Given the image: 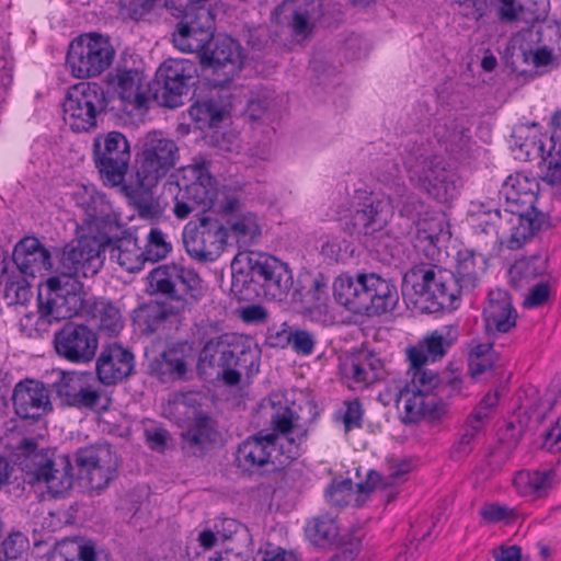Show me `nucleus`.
<instances>
[{
	"label": "nucleus",
	"instance_id": "nucleus-1",
	"mask_svg": "<svg viewBox=\"0 0 561 561\" xmlns=\"http://www.w3.org/2000/svg\"><path fill=\"white\" fill-rule=\"evenodd\" d=\"M538 191L536 178L523 172L510 175L501 190L510 208L500 210L481 204L472 214L476 232L494 237L495 242L506 240L511 250L520 249L543 222V215L535 207Z\"/></svg>",
	"mask_w": 561,
	"mask_h": 561
},
{
	"label": "nucleus",
	"instance_id": "nucleus-2",
	"mask_svg": "<svg viewBox=\"0 0 561 561\" xmlns=\"http://www.w3.org/2000/svg\"><path fill=\"white\" fill-rule=\"evenodd\" d=\"M151 293L167 298L164 302H149L137 312L138 321L148 332H156L169 318L180 316L195 306L204 296L203 280L198 274L182 265L164 264L148 275Z\"/></svg>",
	"mask_w": 561,
	"mask_h": 561
},
{
	"label": "nucleus",
	"instance_id": "nucleus-3",
	"mask_svg": "<svg viewBox=\"0 0 561 561\" xmlns=\"http://www.w3.org/2000/svg\"><path fill=\"white\" fill-rule=\"evenodd\" d=\"M293 286L288 266L274 256L239 254L231 262V291L242 300L260 296L282 301Z\"/></svg>",
	"mask_w": 561,
	"mask_h": 561
},
{
	"label": "nucleus",
	"instance_id": "nucleus-4",
	"mask_svg": "<svg viewBox=\"0 0 561 561\" xmlns=\"http://www.w3.org/2000/svg\"><path fill=\"white\" fill-rule=\"evenodd\" d=\"M333 297L354 314L380 317L396 309L399 290L391 278L376 273H344L334 279Z\"/></svg>",
	"mask_w": 561,
	"mask_h": 561
},
{
	"label": "nucleus",
	"instance_id": "nucleus-5",
	"mask_svg": "<svg viewBox=\"0 0 561 561\" xmlns=\"http://www.w3.org/2000/svg\"><path fill=\"white\" fill-rule=\"evenodd\" d=\"M197 370L201 375H215L227 386H237L243 373L252 374L257 370V354L240 337L221 335L204 345Z\"/></svg>",
	"mask_w": 561,
	"mask_h": 561
},
{
	"label": "nucleus",
	"instance_id": "nucleus-6",
	"mask_svg": "<svg viewBox=\"0 0 561 561\" xmlns=\"http://www.w3.org/2000/svg\"><path fill=\"white\" fill-rule=\"evenodd\" d=\"M19 449L24 481L33 486H44L54 496H60L73 485V467L70 457L54 449H37L33 438H24Z\"/></svg>",
	"mask_w": 561,
	"mask_h": 561
},
{
	"label": "nucleus",
	"instance_id": "nucleus-7",
	"mask_svg": "<svg viewBox=\"0 0 561 561\" xmlns=\"http://www.w3.org/2000/svg\"><path fill=\"white\" fill-rule=\"evenodd\" d=\"M409 286L416 296L414 302L428 313L455 308V301L460 297L453 272L438 266H414L403 277V296Z\"/></svg>",
	"mask_w": 561,
	"mask_h": 561
},
{
	"label": "nucleus",
	"instance_id": "nucleus-8",
	"mask_svg": "<svg viewBox=\"0 0 561 561\" xmlns=\"http://www.w3.org/2000/svg\"><path fill=\"white\" fill-rule=\"evenodd\" d=\"M301 454L302 449L293 439L276 437L275 434H257L239 445L236 460L244 471L254 473L268 466H272V470L285 468Z\"/></svg>",
	"mask_w": 561,
	"mask_h": 561
},
{
	"label": "nucleus",
	"instance_id": "nucleus-9",
	"mask_svg": "<svg viewBox=\"0 0 561 561\" xmlns=\"http://www.w3.org/2000/svg\"><path fill=\"white\" fill-rule=\"evenodd\" d=\"M180 161V149L174 140L160 133H149L139 145L134 174L139 186L153 188Z\"/></svg>",
	"mask_w": 561,
	"mask_h": 561
},
{
	"label": "nucleus",
	"instance_id": "nucleus-10",
	"mask_svg": "<svg viewBox=\"0 0 561 561\" xmlns=\"http://www.w3.org/2000/svg\"><path fill=\"white\" fill-rule=\"evenodd\" d=\"M38 313L47 323L78 316L85 307L83 285L72 277L56 275L46 282V294H38Z\"/></svg>",
	"mask_w": 561,
	"mask_h": 561
},
{
	"label": "nucleus",
	"instance_id": "nucleus-11",
	"mask_svg": "<svg viewBox=\"0 0 561 561\" xmlns=\"http://www.w3.org/2000/svg\"><path fill=\"white\" fill-rule=\"evenodd\" d=\"M114 55L108 37L88 33L70 43L66 65L76 78L98 77L112 65Z\"/></svg>",
	"mask_w": 561,
	"mask_h": 561
},
{
	"label": "nucleus",
	"instance_id": "nucleus-12",
	"mask_svg": "<svg viewBox=\"0 0 561 561\" xmlns=\"http://www.w3.org/2000/svg\"><path fill=\"white\" fill-rule=\"evenodd\" d=\"M107 101L102 87L81 82L71 87L62 103L64 121L75 133L96 127L98 117L105 112Z\"/></svg>",
	"mask_w": 561,
	"mask_h": 561
},
{
	"label": "nucleus",
	"instance_id": "nucleus-13",
	"mask_svg": "<svg viewBox=\"0 0 561 561\" xmlns=\"http://www.w3.org/2000/svg\"><path fill=\"white\" fill-rule=\"evenodd\" d=\"M228 231L222 222L211 216L202 215L190 221L183 230V243L187 254L198 262H214L222 253Z\"/></svg>",
	"mask_w": 561,
	"mask_h": 561
},
{
	"label": "nucleus",
	"instance_id": "nucleus-14",
	"mask_svg": "<svg viewBox=\"0 0 561 561\" xmlns=\"http://www.w3.org/2000/svg\"><path fill=\"white\" fill-rule=\"evenodd\" d=\"M197 77V68L187 59H168L156 72L154 99L163 106L174 108L183 104Z\"/></svg>",
	"mask_w": 561,
	"mask_h": 561
},
{
	"label": "nucleus",
	"instance_id": "nucleus-15",
	"mask_svg": "<svg viewBox=\"0 0 561 561\" xmlns=\"http://www.w3.org/2000/svg\"><path fill=\"white\" fill-rule=\"evenodd\" d=\"M405 164L411 180L416 181L420 188L428 195L439 202H447L456 196V184L450 180V173L442 158L420 152L416 156L411 154Z\"/></svg>",
	"mask_w": 561,
	"mask_h": 561
},
{
	"label": "nucleus",
	"instance_id": "nucleus-16",
	"mask_svg": "<svg viewBox=\"0 0 561 561\" xmlns=\"http://www.w3.org/2000/svg\"><path fill=\"white\" fill-rule=\"evenodd\" d=\"M53 389L64 405L78 410L105 411L111 399L90 383V375L76 371H60L53 382Z\"/></svg>",
	"mask_w": 561,
	"mask_h": 561
},
{
	"label": "nucleus",
	"instance_id": "nucleus-17",
	"mask_svg": "<svg viewBox=\"0 0 561 561\" xmlns=\"http://www.w3.org/2000/svg\"><path fill=\"white\" fill-rule=\"evenodd\" d=\"M79 474L92 491L105 489L117 476L118 459L107 444L81 448L76 454Z\"/></svg>",
	"mask_w": 561,
	"mask_h": 561
},
{
	"label": "nucleus",
	"instance_id": "nucleus-18",
	"mask_svg": "<svg viewBox=\"0 0 561 561\" xmlns=\"http://www.w3.org/2000/svg\"><path fill=\"white\" fill-rule=\"evenodd\" d=\"M95 163L100 173L113 186L121 184L130 161V145L119 131H110L94 140Z\"/></svg>",
	"mask_w": 561,
	"mask_h": 561
},
{
	"label": "nucleus",
	"instance_id": "nucleus-19",
	"mask_svg": "<svg viewBox=\"0 0 561 561\" xmlns=\"http://www.w3.org/2000/svg\"><path fill=\"white\" fill-rule=\"evenodd\" d=\"M102 253L96 241L80 236L62 248L58 275L78 280L80 277L94 276L103 265Z\"/></svg>",
	"mask_w": 561,
	"mask_h": 561
},
{
	"label": "nucleus",
	"instance_id": "nucleus-20",
	"mask_svg": "<svg viewBox=\"0 0 561 561\" xmlns=\"http://www.w3.org/2000/svg\"><path fill=\"white\" fill-rule=\"evenodd\" d=\"M54 344L57 354L62 358L76 364H87L94 358L99 340L90 327L68 322L55 333Z\"/></svg>",
	"mask_w": 561,
	"mask_h": 561
},
{
	"label": "nucleus",
	"instance_id": "nucleus-21",
	"mask_svg": "<svg viewBox=\"0 0 561 561\" xmlns=\"http://www.w3.org/2000/svg\"><path fill=\"white\" fill-rule=\"evenodd\" d=\"M201 62L213 69L217 83L231 81L243 67L241 47L231 37H213Z\"/></svg>",
	"mask_w": 561,
	"mask_h": 561
},
{
	"label": "nucleus",
	"instance_id": "nucleus-22",
	"mask_svg": "<svg viewBox=\"0 0 561 561\" xmlns=\"http://www.w3.org/2000/svg\"><path fill=\"white\" fill-rule=\"evenodd\" d=\"M95 373L104 386L123 382L135 373V356L118 344L104 346L96 358Z\"/></svg>",
	"mask_w": 561,
	"mask_h": 561
},
{
	"label": "nucleus",
	"instance_id": "nucleus-23",
	"mask_svg": "<svg viewBox=\"0 0 561 561\" xmlns=\"http://www.w3.org/2000/svg\"><path fill=\"white\" fill-rule=\"evenodd\" d=\"M517 311L511 295L501 288L491 289L482 310V320L488 335L508 333L516 327Z\"/></svg>",
	"mask_w": 561,
	"mask_h": 561
},
{
	"label": "nucleus",
	"instance_id": "nucleus-24",
	"mask_svg": "<svg viewBox=\"0 0 561 561\" xmlns=\"http://www.w3.org/2000/svg\"><path fill=\"white\" fill-rule=\"evenodd\" d=\"M15 414L23 420H38L51 411L49 392L44 383L35 380L20 381L12 394Z\"/></svg>",
	"mask_w": 561,
	"mask_h": 561
},
{
	"label": "nucleus",
	"instance_id": "nucleus-25",
	"mask_svg": "<svg viewBox=\"0 0 561 561\" xmlns=\"http://www.w3.org/2000/svg\"><path fill=\"white\" fill-rule=\"evenodd\" d=\"M459 333L455 325H446L427 334L417 345L408 350V358L412 365H426L443 358L451 345L458 340Z\"/></svg>",
	"mask_w": 561,
	"mask_h": 561
},
{
	"label": "nucleus",
	"instance_id": "nucleus-26",
	"mask_svg": "<svg viewBox=\"0 0 561 561\" xmlns=\"http://www.w3.org/2000/svg\"><path fill=\"white\" fill-rule=\"evenodd\" d=\"M12 259L21 274L33 278L50 271L53 266L50 252L34 237L19 241Z\"/></svg>",
	"mask_w": 561,
	"mask_h": 561
},
{
	"label": "nucleus",
	"instance_id": "nucleus-27",
	"mask_svg": "<svg viewBox=\"0 0 561 561\" xmlns=\"http://www.w3.org/2000/svg\"><path fill=\"white\" fill-rule=\"evenodd\" d=\"M387 204L373 196L365 202L345 222L344 230L351 236H373L383 229L387 224Z\"/></svg>",
	"mask_w": 561,
	"mask_h": 561
},
{
	"label": "nucleus",
	"instance_id": "nucleus-28",
	"mask_svg": "<svg viewBox=\"0 0 561 561\" xmlns=\"http://www.w3.org/2000/svg\"><path fill=\"white\" fill-rule=\"evenodd\" d=\"M381 482L378 472L371 470L365 482L353 483L351 479L333 481L327 489L328 501L337 507L351 504L360 506L365 497Z\"/></svg>",
	"mask_w": 561,
	"mask_h": 561
},
{
	"label": "nucleus",
	"instance_id": "nucleus-29",
	"mask_svg": "<svg viewBox=\"0 0 561 561\" xmlns=\"http://www.w3.org/2000/svg\"><path fill=\"white\" fill-rule=\"evenodd\" d=\"M119 99L134 108H141L149 100V84L142 71L118 67L113 79Z\"/></svg>",
	"mask_w": 561,
	"mask_h": 561
},
{
	"label": "nucleus",
	"instance_id": "nucleus-30",
	"mask_svg": "<svg viewBox=\"0 0 561 561\" xmlns=\"http://www.w3.org/2000/svg\"><path fill=\"white\" fill-rule=\"evenodd\" d=\"M187 170L191 171L194 181L183 190L186 198L192 201L202 213L216 207L218 195L216 180L208 173L206 162L194 163Z\"/></svg>",
	"mask_w": 561,
	"mask_h": 561
},
{
	"label": "nucleus",
	"instance_id": "nucleus-31",
	"mask_svg": "<svg viewBox=\"0 0 561 561\" xmlns=\"http://www.w3.org/2000/svg\"><path fill=\"white\" fill-rule=\"evenodd\" d=\"M216 435L214 422L209 415L193 408L192 423L182 434L183 449L194 456H201L215 440Z\"/></svg>",
	"mask_w": 561,
	"mask_h": 561
},
{
	"label": "nucleus",
	"instance_id": "nucleus-32",
	"mask_svg": "<svg viewBox=\"0 0 561 561\" xmlns=\"http://www.w3.org/2000/svg\"><path fill=\"white\" fill-rule=\"evenodd\" d=\"M486 270V259L484 255L473 250L465 249L457 254V264L453 272L460 295L471 293L479 284L480 276Z\"/></svg>",
	"mask_w": 561,
	"mask_h": 561
},
{
	"label": "nucleus",
	"instance_id": "nucleus-33",
	"mask_svg": "<svg viewBox=\"0 0 561 561\" xmlns=\"http://www.w3.org/2000/svg\"><path fill=\"white\" fill-rule=\"evenodd\" d=\"M149 373L162 383L183 379L187 373L185 355L181 350L169 348L150 362Z\"/></svg>",
	"mask_w": 561,
	"mask_h": 561
},
{
	"label": "nucleus",
	"instance_id": "nucleus-34",
	"mask_svg": "<svg viewBox=\"0 0 561 561\" xmlns=\"http://www.w3.org/2000/svg\"><path fill=\"white\" fill-rule=\"evenodd\" d=\"M539 152L541 161L538 167L541 182L552 187L559 186L561 184V144L556 134L540 141Z\"/></svg>",
	"mask_w": 561,
	"mask_h": 561
},
{
	"label": "nucleus",
	"instance_id": "nucleus-35",
	"mask_svg": "<svg viewBox=\"0 0 561 561\" xmlns=\"http://www.w3.org/2000/svg\"><path fill=\"white\" fill-rule=\"evenodd\" d=\"M397 405L402 409L403 422L415 423L424 416L433 415L436 398L432 394L403 388L399 392Z\"/></svg>",
	"mask_w": 561,
	"mask_h": 561
},
{
	"label": "nucleus",
	"instance_id": "nucleus-36",
	"mask_svg": "<svg viewBox=\"0 0 561 561\" xmlns=\"http://www.w3.org/2000/svg\"><path fill=\"white\" fill-rule=\"evenodd\" d=\"M81 229L83 231L82 236L96 241L102 252L113 247L125 233L118 216L114 211L92 221Z\"/></svg>",
	"mask_w": 561,
	"mask_h": 561
},
{
	"label": "nucleus",
	"instance_id": "nucleus-37",
	"mask_svg": "<svg viewBox=\"0 0 561 561\" xmlns=\"http://www.w3.org/2000/svg\"><path fill=\"white\" fill-rule=\"evenodd\" d=\"M513 8L514 18L506 22H523L529 27H522L518 37L523 41L531 36L535 24L546 20L548 15V0H516Z\"/></svg>",
	"mask_w": 561,
	"mask_h": 561
},
{
	"label": "nucleus",
	"instance_id": "nucleus-38",
	"mask_svg": "<svg viewBox=\"0 0 561 561\" xmlns=\"http://www.w3.org/2000/svg\"><path fill=\"white\" fill-rule=\"evenodd\" d=\"M76 205L83 211L81 228L113 211L104 194L93 187L82 186L75 193Z\"/></svg>",
	"mask_w": 561,
	"mask_h": 561
},
{
	"label": "nucleus",
	"instance_id": "nucleus-39",
	"mask_svg": "<svg viewBox=\"0 0 561 561\" xmlns=\"http://www.w3.org/2000/svg\"><path fill=\"white\" fill-rule=\"evenodd\" d=\"M295 413L288 405L278 407L273 405V413L271 414V425L276 437H286L293 439L299 448L306 442L307 430L300 427L295 423Z\"/></svg>",
	"mask_w": 561,
	"mask_h": 561
},
{
	"label": "nucleus",
	"instance_id": "nucleus-40",
	"mask_svg": "<svg viewBox=\"0 0 561 561\" xmlns=\"http://www.w3.org/2000/svg\"><path fill=\"white\" fill-rule=\"evenodd\" d=\"M340 528L333 516L320 514L311 518L306 526V535L317 546L345 545L347 541L339 537Z\"/></svg>",
	"mask_w": 561,
	"mask_h": 561
},
{
	"label": "nucleus",
	"instance_id": "nucleus-41",
	"mask_svg": "<svg viewBox=\"0 0 561 561\" xmlns=\"http://www.w3.org/2000/svg\"><path fill=\"white\" fill-rule=\"evenodd\" d=\"M110 257L116 261L127 272L134 273L142 268L145 259L144 251L131 236L122 237L108 249Z\"/></svg>",
	"mask_w": 561,
	"mask_h": 561
},
{
	"label": "nucleus",
	"instance_id": "nucleus-42",
	"mask_svg": "<svg viewBox=\"0 0 561 561\" xmlns=\"http://www.w3.org/2000/svg\"><path fill=\"white\" fill-rule=\"evenodd\" d=\"M321 15V0H298L289 22V27L296 36L306 37L311 34L316 22Z\"/></svg>",
	"mask_w": 561,
	"mask_h": 561
},
{
	"label": "nucleus",
	"instance_id": "nucleus-43",
	"mask_svg": "<svg viewBox=\"0 0 561 561\" xmlns=\"http://www.w3.org/2000/svg\"><path fill=\"white\" fill-rule=\"evenodd\" d=\"M124 188L140 218L157 220L161 217L163 208L153 197L152 188L139 186L136 179H131L130 183L125 185Z\"/></svg>",
	"mask_w": 561,
	"mask_h": 561
},
{
	"label": "nucleus",
	"instance_id": "nucleus-44",
	"mask_svg": "<svg viewBox=\"0 0 561 561\" xmlns=\"http://www.w3.org/2000/svg\"><path fill=\"white\" fill-rule=\"evenodd\" d=\"M556 471L547 469L543 471L523 470L515 474L513 479L517 492L524 496L542 495L551 485Z\"/></svg>",
	"mask_w": 561,
	"mask_h": 561
},
{
	"label": "nucleus",
	"instance_id": "nucleus-45",
	"mask_svg": "<svg viewBox=\"0 0 561 561\" xmlns=\"http://www.w3.org/2000/svg\"><path fill=\"white\" fill-rule=\"evenodd\" d=\"M481 413V411L471 413L467 419L463 432L460 438L454 444L450 451V456L454 460L459 461L472 451L474 440L485 423V414Z\"/></svg>",
	"mask_w": 561,
	"mask_h": 561
},
{
	"label": "nucleus",
	"instance_id": "nucleus-46",
	"mask_svg": "<svg viewBox=\"0 0 561 561\" xmlns=\"http://www.w3.org/2000/svg\"><path fill=\"white\" fill-rule=\"evenodd\" d=\"M211 38V31H201L197 27L176 30V32L173 34L172 41L179 50L183 53L197 54L202 60L203 54L207 49Z\"/></svg>",
	"mask_w": 561,
	"mask_h": 561
},
{
	"label": "nucleus",
	"instance_id": "nucleus-47",
	"mask_svg": "<svg viewBox=\"0 0 561 561\" xmlns=\"http://www.w3.org/2000/svg\"><path fill=\"white\" fill-rule=\"evenodd\" d=\"M90 312L101 332L113 336L118 334L122 330L123 321L121 312L111 302L105 300L95 301L91 306Z\"/></svg>",
	"mask_w": 561,
	"mask_h": 561
},
{
	"label": "nucleus",
	"instance_id": "nucleus-48",
	"mask_svg": "<svg viewBox=\"0 0 561 561\" xmlns=\"http://www.w3.org/2000/svg\"><path fill=\"white\" fill-rule=\"evenodd\" d=\"M411 375L410 381L404 386V389L410 391H419L421 393L432 394L434 390L438 389L442 391L444 385L440 377L433 370L428 369L426 365H412L410 363V369L408 371Z\"/></svg>",
	"mask_w": 561,
	"mask_h": 561
},
{
	"label": "nucleus",
	"instance_id": "nucleus-49",
	"mask_svg": "<svg viewBox=\"0 0 561 561\" xmlns=\"http://www.w3.org/2000/svg\"><path fill=\"white\" fill-rule=\"evenodd\" d=\"M543 272V261L540 256L517 260L510 268V282L515 288L529 284Z\"/></svg>",
	"mask_w": 561,
	"mask_h": 561
},
{
	"label": "nucleus",
	"instance_id": "nucleus-50",
	"mask_svg": "<svg viewBox=\"0 0 561 561\" xmlns=\"http://www.w3.org/2000/svg\"><path fill=\"white\" fill-rule=\"evenodd\" d=\"M213 22L210 10L199 2H194L185 8L178 30L198 27L201 31H211Z\"/></svg>",
	"mask_w": 561,
	"mask_h": 561
},
{
	"label": "nucleus",
	"instance_id": "nucleus-51",
	"mask_svg": "<svg viewBox=\"0 0 561 561\" xmlns=\"http://www.w3.org/2000/svg\"><path fill=\"white\" fill-rule=\"evenodd\" d=\"M193 121L199 123V128L217 126L222 121L224 111L214 100L196 101L188 110Z\"/></svg>",
	"mask_w": 561,
	"mask_h": 561
},
{
	"label": "nucleus",
	"instance_id": "nucleus-52",
	"mask_svg": "<svg viewBox=\"0 0 561 561\" xmlns=\"http://www.w3.org/2000/svg\"><path fill=\"white\" fill-rule=\"evenodd\" d=\"M172 250L168 236L160 228H151L147 236V243L142 249L145 259L150 262L163 260Z\"/></svg>",
	"mask_w": 561,
	"mask_h": 561
},
{
	"label": "nucleus",
	"instance_id": "nucleus-53",
	"mask_svg": "<svg viewBox=\"0 0 561 561\" xmlns=\"http://www.w3.org/2000/svg\"><path fill=\"white\" fill-rule=\"evenodd\" d=\"M230 231L239 241L243 242L253 241L261 234L257 218L252 213L242 215L231 221Z\"/></svg>",
	"mask_w": 561,
	"mask_h": 561
},
{
	"label": "nucleus",
	"instance_id": "nucleus-54",
	"mask_svg": "<svg viewBox=\"0 0 561 561\" xmlns=\"http://www.w3.org/2000/svg\"><path fill=\"white\" fill-rule=\"evenodd\" d=\"M328 283L323 275L319 274L313 278L311 288L308 291V297H310V306L308 310L322 312L327 309V302L329 300L328 296Z\"/></svg>",
	"mask_w": 561,
	"mask_h": 561
},
{
	"label": "nucleus",
	"instance_id": "nucleus-55",
	"mask_svg": "<svg viewBox=\"0 0 561 561\" xmlns=\"http://www.w3.org/2000/svg\"><path fill=\"white\" fill-rule=\"evenodd\" d=\"M317 335L308 330L296 328L293 330L290 346L293 351L301 356H309L314 352Z\"/></svg>",
	"mask_w": 561,
	"mask_h": 561
},
{
	"label": "nucleus",
	"instance_id": "nucleus-56",
	"mask_svg": "<svg viewBox=\"0 0 561 561\" xmlns=\"http://www.w3.org/2000/svg\"><path fill=\"white\" fill-rule=\"evenodd\" d=\"M369 360L353 358L345 365L346 375L356 383L369 385L376 381V374L368 370Z\"/></svg>",
	"mask_w": 561,
	"mask_h": 561
},
{
	"label": "nucleus",
	"instance_id": "nucleus-57",
	"mask_svg": "<svg viewBox=\"0 0 561 561\" xmlns=\"http://www.w3.org/2000/svg\"><path fill=\"white\" fill-rule=\"evenodd\" d=\"M273 94L274 93L267 89L252 93L248 102V108L254 119L260 118L273 105Z\"/></svg>",
	"mask_w": 561,
	"mask_h": 561
},
{
	"label": "nucleus",
	"instance_id": "nucleus-58",
	"mask_svg": "<svg viewBox=\"0 0 561 561\" xmlns=\"http://www.w3.org/2000/svg\"><path fill=\"white\" fill-rule=\"evenodd\" d=\"M2 546L8 559H18L28 550L30 542L22 533H13L4 539Z\"/></svg>",
	"mask_w": 561,
	"mask_h": 561
},
{
	"label": "nucleus",
	"instance_id": "nucleus-59",
	"mask_svg": "<svg viewBox=\"0 0 561 561\" xmlns=\"http://www.w3.org/2000/svg\"><path fill=\"white\" fill-rule=\"evenodd\" d=\"M57 546H72L73 553L70 559L73 561H100L99 553L95 549V545L92 541L75 542V541H62Z\"/></svg>",
	"mask_w": 561,
	"mask_h": 561
},
{
	"label": "nucleus",
	"instance_id": "nucleus-60",
	"mask_svg": "<svg viewBox=\"0 0 561 561\" xmlns=\"http://www.w3.org/2000/svg\"><path fill=\"white\" fill-rule=\"evenodd\" d=\"M481 516L489 523H496L515 519L517 515L514 508L500 504H489L481 510Z\"/></svg>",
	"mask_w": 561,
	"mask_h": 561
},
{
	"label": "nucleus",
	"instance_id": "nucleus-61",
	"mask_svg": "<svg viewBox=\"0 0 561 561\" xmlns=\"http://www.w3.org/2000/svg\"><path fill=\"white\" fill-rule=\"evenodd\" d=\"M293 330L286 323L282 327H271L266 332V341L272 347L284 348L291 343Z\"/></svg>",
	"mask_w": 561,
	"mask_h": 561
},
{
	"label": "nucleus",
	"instance_id": "nucleus-62",
	"mask_svg": "<svg viewBox=\"0 0 561 561\" xmlns=\"http://www.w3.org/2000/svg\"><path fill=\"white\" fill-rule=\"evenodd\" d=\"M363 421V408L358 400L346 402V411L343 415V423L345 432H350L352 428H358L362 426Z\"/></svg>",
	"mask_w": 561,
	"mask_h": 561
},
{
	"label": "nucleus",
	"instance_id": "nucleus-63",
	"mask_svg": "<svg viewBox=\"0 0 561 561\" xmlns=\"http://www.w3.org/2000/svg\"><path fill=\"white\" fill-rule=\"evenodd\" d=\"M550 297V286L547 283H539L535 285L529 295L524 300V306L527 308H538L543 306Z\"/></svg>",
	"mask_w": 561,
	"mask_h": 561
},
{
	"label": "nucleus",
	"instance_id": "nucleus-64",
	"mask_svg": "<svg viewBox=\"0 0 561 561\" xmlns=\"http://www.w3.org/2000/svg\"><path fill=\"white\" fill-rule=\"evenodd\" d=\"M520 51L524 60L533 64L536 68L547 66L552 59L551 50L546 47L527 49L522 45Z\"/></svg>",
	"mask_w": 561,
	"mask_h": 561
}]
</instances>
